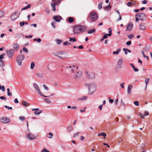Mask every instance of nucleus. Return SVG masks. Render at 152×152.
Listing matches in <instances>:
<instances>
[{
	"label": "nucleus",
	"mask_w": 152,
	"mask_h": 152,
	"mask_svg": "<svg viewBox=\"0 0 152 152\" xmlns=\"http://www.w3.org/2000/svg\"><path fill=\"white\" fill-rule=\"evenodd\" d=\"M75 68V67L74 66H72V67L71 66H69L68 68L69 70L71 72V73H73L74 72V68Z\"/></svg>",
	"instance_id": "obj_21"
},
{
	"label": "nucleus",
	"mask_w": 152,
	"mask_h": 152,
	"mask_svg": "<svg viewBox=\"0 0 152 152\" xmlns=\"http://www.w3.org/2000/svg\"><path fill=\"white\" fill-rule=\"evenodd\" d=\"M149 80V78H147V79H146L145 80V83L146 84V87H147V85L148 84V83Z\"/></svg>",
	"instance_id": "obj_39"
},
{
	"label": "nucleus",
	"mask_w": 152,
	"mask_h": 152,
	"mask_svg": "<svg viewBox=\"0 0 152 152\" xmlns=\"http://www.w3.org/2000/svg\"><path fill=\"white\" fill-rule=\"evenodd\" d=\"M95 31V30L94 28H93L91 30H88V34H91Z\"/></svg>",
	"instance_id": "obj_28"
},
{
	"label": "nucleus",
	"mask_w": 152,
	"mask_h": 152,
	"mask_svg": "<svg viewBox=\"0 0 152 152\" xmlns=\"http://www.w3.org/2000/svg\"><path fill=\"white\" fill-rule=\"evenodd\" d=\"M130 65L132 66V68H133L134 70L136 72H137L139 70L137 68H136L132 64H130Z\"/></svg>",
	"instance_id": "obj_22"
},
{
	"label": "nucleus",
	"mask_w": 152,
	"mask_h": 152,
	"mask_svg": "<svg viewBox=\"0 0 152 152\" xmlns=\"http://www.w3.org/2000/svg\"><path fill=\"white\" fill-rule=\"evenodd\" d=\"M4 66V62L2 60H0V66L3 67Z\"/></svg>",
	"instance_id": "obj_33"
},
{
	"label": "nucleus",
	"mask_w": 152,
	"mask_h": 152,
	"mask_svg": "<svg viewBox=\"0 0 152 152\" xmlns=\"http://www.w3.org/2000/svg\"><path fill=\"white\" fill-rule=\"evenodd\" d=\"M136 19L135 21L137 22H138L139 20V18L138 17L136 16V15H135Z\"/></svg>",
	"instance_id": "obj_57"
},
{
	"label": "nucleus",
	"mask_w": 152,
	"mask_h": 152,
	"mask_svg": "<svg viewBox=\"0 0 152 152\" xmlns=\"http://www.w3.org/2000/svg\"><path fill=\"white\" fill-rule=\"evenodd\" d=\"M10 120L7 117H2L0 118V122L3 124H7L10 122Z\"/></svg>",
	"instance_id": "obj_8"
},
{
	"label": "nucleus",
	"mask_w": 152,
	"mask_h": 152,
	"mask_svg": "<svg viewBox=\"0 0 152 152\" xmlns=\"http://www.w3.org/2000/svg\"><path fill=\"white\" fill-rule=\"evenodd\" d=\"M141 53L143 54V57L144 58H146L148 60L149 59L148 57L145 55L144 53V52L143 51H142Z\"/></svg>",
	"instance_id": "obj_36"
},
{
	"label": "nucleus",
	"mask_w": 152,
	"mask_h": 152,
	"mask_svg": "<svg viewBox=\"0 0 152 152\" xmlns=\"http://www.w3.org/2000/svg\"><path fill=\"white\" fill-rule=\"evenodd\" d=\"M131 44V42L129 41L126 42V45H130Z\"/></svg>",
	"instance_id": "obj_52"
},
{
	"label": "nucleus",
	"mask_w": 152,
	"mask_h": 152,
	"mask_svg": "<svg viewBox=\"0 0 152 152\" xmlns=\"http://www.w3.org/2000/svg\"><path fill=\"white\" fill-rule=\"evenodd\" d=\"M13 47L15 50H17L19 48V46L18 44L16 43L14 44Z\"/></svg>",
	"instance_id": "obj_20"
},
{
	"label": "nucleus",
	"mask_w": 152,
	"mask_h": 152,
	"mask_svg": "<svg viewBox=\"0 0 152 152\" xmlns=\"http://www.w3.org/2000/svg\"><path fill=\"white\" fill-rule=\"evenodd\" d=\"M26 137L27 138L31 140L34 139L36 138L35 135L31 133L27 134Z\"/></svg>",
	"instance_id": "obj_10"
},
{
	"label": "nucleus",
	"mask_w": 152,
	"mask_h": 152,
	"mask_svg": "<svg viewBox=\"0 0 152 152\" xmlns=\"http://www.w3.org/2000/svg\"><path fill=\"white\" fill-rule=\"evenodd\" d=\"M132 86L129 85L127 87V93L128 94H130L131 93V89L132 88Z\"/></svg>",
	"instance_id": "obj_18"
},
{
	"label": "nucleus",
	"mask_w": 152,
	"mask_h": 152,
	"mask_svg": "<svg viewBox=\"0 0 152 152\" xmlns=\"http://www.w3.org/2000/svg\"><path fill=\"white\" fill-rule=\"evenodd\" d=\"M23 50L24 52H25L26 53H28V50L26 47H23Z\"/></svg>",
	"instance_id": "obj_42"
},
{
	"label": "nucleus",
	"mask_w": 152,
	"mask_h": 152,
	"mask_svg": "<svg viewBox=\"0 0 152 152\" xmlns=\"http://www.w3.org/2000/svg\"><path fill=\"white\" fill-rule=\"evenodd\" d=\"M74 18L72 17H70L68 18V21L70 23H72L74 21Z\"/></svg>",
	"instance_id": "obj_27"
},
{
	"label": "nucleus",
	"mask_w": 152,
	"mask_h": 152,
	"mask_svg": "<svg viewBox=\"0 0 152 152\" xmlns=\"http://www.w3.org/2000/svg\"><path fill=\"white\" fill-rule=\"evenodd\" d=\"M17 58V59L16 60V61L18 65L20 66L22 65V61L24 58V56L23 54H21L18 55Z\"/></svg>",
	"instance_id": "obj_6"
},
{
	"label": "nucleus",
	"mask_w": 152,
	"mask_h": 152,
	"mask_svg": "<svg viewBox=\"0 0 152 152\" xmlns=\"http://www.w3.org/2000/svg\"><path fill=\"white\" fill-rule=\"evenodd\" d=\"M134 104L136 106H139V102L138 101H136L134 102Z\"/></svg>",
	"instance_id": "obj_48"
},
{
	"label": "nucleus",
	"mask_w": 152,
	"mask_h": 152,
	"mask_svg": "<svg viewBox=\"0 0 152 152\" xmlns=\"http://www.w3.org/2000/svg\"><path fill=\"white\" fill-rule=\"evenodd\" d=\"M98 16L97 13L95 12H90L88 17L90 20L92 22H94L97 19Z\"/></svg>",
	"instance_id": "obj_3"
},
{
	"label": "nucleus",
	"mask_w": 152,
	"mask_h": 152,
	"mask_svg": "<svg viewBox=\"0 0 152 152\" xmlns=\"http://www.w3.org/2000/svg\"><path fill=\"white\" fill-rule=\"evenodd\" d=\"M64 52L63 51H59L54 53V55L58 57L59 59H63L66 58L65 57L62 56V55L64 54Z\"/></svg>",
	"instance_id": "obj_5"
},
{
	"label": "nucleus",
	"mask_w": 152,
	"mask_h": 152,
	"mask_svg": "<svg viewBox=\"0 0 152 152\" xmlns=\"http://www.w3.org/2000/svg\"><path fill=\"white\" fill-rule=\"evenodd\" d=\"M33 40L34 41H37V42L38 43H40L41 41V39L39 38L38 39H34Z\"/></svg>",
	"instance_id": "obj_34"
},
{
	"label": "nucleus",
	"mask_w": 152,
	"mask_h": 152,
	"mask_svg": "<svg viewBox=\"0 0 152 152\" xmlns=\"http://www.w3.org/2000/svg\"><path fill=\"white\" fill-rule=\"evenodd\" d=\"M139 27H140V29L141 30H144L145 29V28H146V27H145V24L143 23H141L140 26H139Z\"/></svg>",
	"instance_id": "obj_19"
},
{
	"label": "nucleus",
	"mask_w": 152,
	"mask_h": 152,
	"mask_svg": "<svg viewBox=\"0 0 152 152\" xmlns=\"http://www.w3.org/2000/svg\"><path fill=\"white\" fill-rule=\"evenodd\" d=\"M19 24L20 26L22 27L25 24V22H20L19 23Z\"/></svg>",
	"instance_id": "obj_44"
},
{
	"label": "nucleus",
	"mask_w": 152,
	"mask_h": 152,
	"mask_svg": "<svg viewBox=\"0 0 152 152\" xmlns=\"http://www.w3.org/2000/svg\"><path fill=\"white\" fill-rule=\"evenodd\" d=\"M86 28L80 25H76L73 26V31L75 34H80L86 30Z\"/></svg>",
	"instance_id": "obj_1"
},
{
	"label": "nucleus",
	"mask_w": 152,
	"mask_h": 152,
	"mask_svg": "<svg viewBox=\"0 0 152 152\" xmlns=\"http://www.w3.org/2000/svg\"><path fill=\"white\" fill-rule=\"evenodd\" d=\"M110 3H109V5H107V7H105L104 8V9H108L109 8H110Z\"/></svg>",
	"instance_id": "obj_58"
},
{
	"label": "nucleus",
	"mask_w": 152,
	"mask_h": 152,
	"mask_svg": "<svg viewBox=\"0 0 152 152\" xmlns=\"http://www.w3.org/2000/svg\"><path fill=\"white\" fill-rule=\"evenodd\" d=\"M133 25V23L132 22H130L127 25L126 30L129 31L131 30L132 29Z\"/></svg>",
	"instance_id": "obj_15"
},
{
	"label": "nucleus",
	"mask_w": 152,
	"mask_h": 152,
	"mask_svg": "<svg viewBox=\"0 0 152 152\" xmlns=\"http://www.w3.org/2000/svg\"><path fill=\"white\" fill-rule=\"evenodd\" d=\"M48 134L50 135V136H51V137H48L49 138H51L52 137V136H53V134L51 133V132H50L49 133V134Z\"/></svg>",
	"instance_id": "obj_60"
},
{
	"label": "nucleus",
	"mask_w": 152,
	"mask_h": 152,
	"mask_svg": "<svg viewBox=\"0 0 152 152\" xmlns=\"http://www.w3.org/2000/svg\"><path fill=\"white\" fill-rule=\"evenodd\" d=\"M45 102H47V103H51V102L50 100L47 99H45Z\"/></svg>",
	"instance_id": "obj_50"
},
{
	"label": "nucleus",
	"mask_w": 152,
	"mask_h": 152,
	"mask_svg": "<svg viewBox=\"0 0 152 152\" xmlns=\"http://www.w3.org/2000/svg\"><path fill=\"white\" fill-rule=\"evenodd\" d=\"M69 41L70 42H75L76 41V39L75 37L74 38H71L70 37H69Z\"/></svg>",
	"instance_id": "obj_25"
},
{
	"label": "nucleus",
	"mask_w": 152,
	"mask_h": 152,
	"mask_svg": "<svg viewBox=\"0 0 152 152\" xmlns=\"http://www.w3.org/2000/svg\"><path fill=\"white\" fill-rule=\"evenodd\" d=\"M132 3L130 2H128L127 3V5L128 7H130L132 5Z\"/></svg>",
	"instance_id": "obj_64"
},
{
	"label": "nucleus",
	"mask_w": 152,
	"mask_h": 152,
	"mask_svg": "<svg viewBox=\"0 0 152 152\" xmlns=\"http://www.w3.org/2000/svg\"><path fill=\"white\" fill-rule=\"evenodd\" d=\"M33 86L35 89L38 92L39 94L41 95L42 93L37 83H35L33 84Z\"/></svg>",
	"instance_id": "obj_12"
},
{
	"label": "nucleus",
	"mask_w": 152,
	"mask_h": 152,
	"mask_svg": "<svg viewBox=\"0 0 152 152\" xmlns=\"http://www.w3.org/2000/svg\"><path fill=\"white\" fill-rule=\"evenodd\" d=\"M124 83H123L120 84V86L122 88H124Z\"/></svg>",
	"instance_id": "obj_62"
},
{
	"label": "nucleus",
	"mask_w": 152,
	"mask_h": 152,
	"mask_svg": "<svg viewBox=\"0 0 152 152\" xmlns=\"http://www.w3.org/2000/svg\"><path fill=\"white\" fill-rule=\"evenodd\" d=\"M85 75L89 79H93L95 77V74L94 72L88 71H86L85 72Z\"/></svg>",
	"instance_id": "obj_4"
},
{
	"label": "nucleus",
	"mask_w": 152,
	"mask_h": 152,
	"mask_svg": "<svg viewBox=\"0 0 152 152\" xmlns=\"http://www.w3.org/2000/svg\"><path fill=\"white\" fill-rule=\"evenodd\" d=\"M19 14H20V12L18 11L16 12L12 13L10 17L13 20H16L18 17Z\"/></svg>",
	"instance_id": "obj_9"
},
{
	"label": "nucleus",
	"mask_w": 152,
	"mask_h": 152,
	"mask_svg": "<svg viewBox=\"0 0 152 152\" xmlns=\"http://www.w3.org/2000/svg\"><path fill=\"white\" fill-rule=\"evenodd\" d=\"M82 72L81 71L76 72L74 78L75 79H77L80 78L82 76Z\"/></svg>",
	"instance_id": "obj_13"
},
{
	"label": "nucleus",
	"mask_w": 152,
	"mask_h": 152,
	"mask_svg": "<svg viewBox=\"0 0 152 152\" xmlns=\"http://www.w3.org/2000/svg\"><path fill=\"white\" fill-rule=\"evenodd\" d=\"M14 50L12 49L7 51V55L9 58H12V56L14 55Z\"/></svg>",
	"instance_id": "obj_11"
},
{
	"label": "nucleus",
	"mask_w": 152,
	"mask_h": 152,
	"mask_svg": "<svg viewBox=\"0 0 152 152\" xmlns=\"http://www.w3.org/2000/svg\"><path fill=\"white\" fill-rule=\"evenodd\" d=\"M63 44L65 45H68V44L69 45H70V43H69L68 42V41H66V42H63Z\"/></svg>",
	"instance_id": "obj_51"
},
{
	"label": "nucleus",
	"mask_w": 152,
	"mask_h": 152,
	"mask_svg": "<svg viewBox=\"0 0 152 152\" xmlns=\"http://www.w3.org/2000/svg\"><path fill=\"white\" fill-rule=\"evenodd\" d=\"M31 4H28V6H27L25 7L24 8L22 9V10H26L28 8H29L31 7Z\"/></svg>",
	"instance_id": "obj_29"
},
{
	"label": "nucleus",
	"mask_w": 152,
	"mask_h": 152,
	"mask_svg": "<svg viewBox=\"0 0 152 152\" xmlns=\"http://www.w3.org/2000/svg\"><path fill=\"white\" fill-rule=\"evenodd\" d=\"M88 98L87 96H81L77 98L78 100H86Z\"/></svg>",
	"instance_id": "obj_17"
},
{
	"label": "nucleus",
	"mask_w": 152,
	"mask_h": 152,
	"mask_svg": "<svg viewBox=\"0 0 152 152\" xmlns=\"http://www.w3.org/2000/svg\"><path fill=\"white\" fill-rule=\"evenodd\" d=\"M0 90H2V91H4L5 90V88L4 86H1L0 85Z\"/></svg>",
	"instance_id": "obj_38"
},
{
	"label": "nucleus",
	"mask_w": 152,
	"mask_h": 152,
	"mask_svg": "<svg viewBox=\"0 0 152 152\" xmlns=\"http://www.w3.org/2000/svg\"><path fill=\"white\" fill-rule=\"evenodd\" d=\"M86 85L88 88L90 94H92L96 90V86L95 83H86Z\"/></svg>",
	"instance_id": "obj_2"
},
{
	"label": "nucleus",
	"mask_w": 152,
	"mask_h": 152,
	"mask_svg": "<svg viewBox=\"0 0 152 152\" xmlns=\"http://www.w3.org/2000/svg\"><path fill=\"white\" fill-rule=\"evenodd\" d=\"M41 152H49V151L47 150L45 148H44L43 150L41 151Z\"/></svg>",
	"instance_id": "obj_53"
},
{
	"label": "nucleus",
	"mask_w": 152,
	"mask_h": 152,
	"mask_svg": "<svg viewBox=\"0 0 152 152\" xmlns=\"http://www.w3.org/2000/svg\"><path fill=\"white\" fill-rule=\"evenodd\" d=\"M5 55V54H3L0 55V60H2L4 58V56Z\"/></svg>",
	"instance_id": "obj_41"
},
{
	"label": "nucleus",
	"mask_w": 152,
	"mask_h": 152,
	"mask_svg": "<svg viewBox=\"0 0 152 152\" xmlns=\"http://www.w3.org/2000/svg\"><path fill=\"white\" fill-rule=\"evenodd\" d=\"M123 63V60L122 59H119L117 63V66H118V69H119L120 70L121 67Z\"/></svg>",
	"instance_id": "obj_14"
},
{
	"label": "nucleus",
	"mask_w": 152,
	"mask_h": 152,
	"mask_svg": "<svg viewBox=\"0 0 152 152\" xmlns=\"http://www.w3.org/2000/svg\"><path fill=\"white\" fill-rule=\"evenodd\" d=\"M111 31H112V30H111L109 31V34H107V35H108V36H110L111 35H112V34L111 33Z\"/></svg>",
	"instance_id": "obj_59"
},
{
	"label": "nucleus",
	"mask_w": 152,
	"mask_h": 152,
	"mask_svg": "<svg viewBox=\"0 0 152 152\" xmlns=\"http://www.w3.org/2000/svg\"><path fill=\"white\" fill-rule=\"evenodd\" d=\"M19 118L21 121H23L25 119V118L24 117H20Z\"/></svg>",
	"instance_id": "obj_61"
},
{
	"label": "nucleus",
	"mask_w": 152,
	"mask_h": 152,
	"mask_svg": "<svg viewBox=\"0 0 152 152\" xmlns=\"http://www.w3.org/2000/svg\"><path fill=\"white\" fill-rule=\"evenodd\" d=\"M136 16L138 17L140 20L142 21L145 20L146 17L145 15L143 13H138L136 14Z\"/></svg>",
	"instance_id": "obj_7"
},
{
	"label": "nucleus",
	"mask_w": 152,
	"mask_h": 152,
	"mask_svg": "<svg viewBox=\"0 0 152 152\" xmlns=\"http://www.w3.org/2000/svg\"><path fill=\"white\" fill-rule=\"evenodd\" d=\"M98 136H102L104 137H105L106 136V134L104 132H102L100 133H99L98 134Z\"/></svg>",
	"instance_id": "obj_26"
},
{
	"label": "nucleus",
	"mask_w": 152,
	"mask_h": 152,
	"mask_svg": "<svg viewBox=\"0 0 152 152\" xmlns=\"http://www.w3.org/2000/svg\"><path fill=\"white\" fill-rule=\"evenodd\" d=\"M35 66V63L34 62H32L31 65V66L30 68L31 69H33Z\"/></svg>",
	"instance_id": "obj_37"
},
{
	"label": "nucleus",
	"mask_w": 152,
	"mask_h": 152,
	"mask_svg": "<svg viewBox=\"0 0 152 152\" xmlns=\"http://www.w3.org/2000/svg\"><path fill=\"white\" fill-rule=\"evenodd\" d=\"M4 107L6 108H7L8 109L12 110V107H9L7 105H5L4 106Z\"/></svg>",
	"instance_id": "obj_54"
},
{
	"label": "nucleus",
	"mask_w": 152,
	"mask_h": 152,
	"mask_svg": "<svg viewBox=\"0 0 152 152\" xmlns=\"http://www.w3.org/2000/svg\"><path fill=\"white\" fill-rule=\"evenodd\" d=\"M139 115L140 116L142 119H143L144 118V114L143 115L142 113H139Z\"/></svg>",
	"instance_id": "obj_45"
},
{
	"label": "nucleus",
	"mask_w": 152,
	"mask_h": 152,
	"mask_svg": "<svg viewBox=\"0 0 152 152\" xmlns=\"http://www.w3.org/2000/svg\"><path fill=\"white\" fill-rule=\"evenodd\" d=\"M143 114L144 116H147L149 115V113L145 111Z\"/></svg>",
	"instance_id": "obj_55"
},
{
	"label": "nucleus",
	"mask_w": 152,
	"mask_h": 152,
	"mask_svg": "<svg viewBox=\"0 0 152 152\" xmlns=\"http://www.w3.org/2000/svg\"><path fill=\"white\" fill-rule=\"evenodd\" d=\"M127 37L129 39H131L134 37V34H130L129 35H128L127 36Z\"/></svg>",
	"instance_id": "obj_43"
},
{
	"label": "nucleus",
	"mask_w": 152,
	"mask_h": 152,
	"mask_svg": "<svg viewBox=\"0 0 152 152\" xmlns=\"http://www.w3.org/2000/svg\"><path fill=\"white\" fill-rule=\"evenodd\" d=\"M22 103L23 105L24 106L26 107L28 106V103L24 101H22Z\"/></svg>",
	"instance_id": "obj_31"
},
{
	"label": "nucleus",
	"mask_w": 152,
	"mask_h": 152,
	"mask_svg": "<svg viewBox=\"0 0 152 152\" xmlns=\"http://www.w3.org/2000/svg\"><path fill=\"white\" fill-rule=\"evenodd\" d=\"M37 75L39 77H43V74L41 73H36Z\"/></svg>",
	"instance_id": "obj_35"
},
{
	"label": "nucleus",
	"mask_w": 152,
	"mask_h": 152,
	"mask_svg": "<svg viewBox=\"0 0 152 152\" xmlns=\"http://www.w3.org/2000/svg\"><path fill=\"white\" fill-rule=\"evenodd\" d=\"M102 7V5L101 4H99L98 5V9L99 10L101 9Z\"/></svg>",
	"instance_id": "obj_56"
},
{
	"label": "nucleus",
	"mask_w": 152,
	"mask_h": 152,
	"mask_svg": "<svg viewBox=\"0 0 152 152\" xmlns=\"http://www.w3.org/2000/svg\"><path fill=\"white\" fill-rule=\"evenodd\" d=\"M53 3L56 5H58L60 3V0H53Z\"/></svg>",
	"instance_id": "obj_23"
},
{
	"label": "nucleus",
	"mask_w": 152,
	"mask_h": 152,
	"mask_svg": "<svg viewBox=\"0 0 152 152\" xmlns=\"http://www.w3.org/2000/svg\"><path fill=\"white\" fill-rule=\"evenodd\" d=\"M80 134L79 132H77L75 134L73 135L74 137H75L77 136L79 134Z\"/></svg>",
	"instance_id": "obj_49"
},
{
	"label": "nucleus",
	"mask_w": 152,
	"mask_h": 152,
	"mask_svg": "<svg viewBox=\"0 0 152 152\" xmlns=\"http://www.w3.org/2000/svg\"><path fill=\"white\" fill-rule=\"evenodd\" d=\"M42 112V111L41 110H39L37 111H36L34 112V113L36 115H39Z\"/></svg>",
	"instance_id": "obj_24"
},
{
	"label": "nucleus",
	"mask_w": 152,
	"mask_h": 152,
	"mask_svg": "<svg viewBox=\"0 0 152 152\" xmlns=\"http://www.w3.org/2000/svg\"><path fill=\"white\" fill-rule=\"evenodd\" d=\"M121 51V49H118L117 51L115 52V51H114L113 52V54H118L119 53V52L120 51Z\"/></svg>",
	"instance_id": "obj_30"
},
{
	"label": "nucleus",
	"mask_w": 152,
	"mask_h": 152,
	"mask_svg": "<svg viewBox=\"0 0 152 152\" xmlns=\"http://www.w3.org/2000/svg\"><path fill=\"white\" fill-rule=\"evenodd\" d=\"M72 129V128L71 127H69L68 128V130H69V131L70 132H71Z\"/></svg>",
	"instance_id": "obj_63"
},
{
	"label": "nucleus",
	"mask_w": 152,
	"mask_h": 152,
	"mask_svg": "<svg viewBox=\"0 0 152 152\" xmlns=\"http://www.w3.org/2000/svg\"><path fill=\"white\" fill-rule=\"evenodd\" d=\"M43 88H44L47 91H48V88L47 86H46L45 85H43Z\"/></svg>",
	"instance_id": "obj_47"
},
{
	"label": "nucleus",
	"mask_w": 152,
	"mask_h": 152,
	"mask_svg": "<svg viewBox=\"0 0 152 152\" xmlns=\"http://www.w3.org/2000/svg\"><path fill=\"white\" fill-rule=\"evenodd\" d=\"M51 5L53 7V11H56L55 5H56L53 3H52L51 4Z\"/></svg>",
	"instance_id": "obj_32"
},
{
	"label": "nucleus",
	"mask_w": 152,
	"mask_h": 152,
	"mask_svg": "<svg viewBox=\"0 0 152 152\" xmlns=\"http://www.w3.org/2000/svg\"><path fill=\"white\" fill-rule=\"evenodd\" d=\"M53 19L57 22H59L61 19V17L60 16H56L53 17Z\"/></svg>",
	"instance_id": "obj_16"
},
{
	"label": "nucleus",
	"mask_w": 152,
	"mask_h": 152,
	"mask_svg": "<svg viewBox=\"0 0 152 152\" xmlns=\"http://www.w3.org/2000/svg\"><path fill=\"white\" fill-rule=\"evenodd\" d=\"M4 15V12L2 11H0V18L3 16Z\"/></svg>",
	"instance_id": "obj_40"
},
{
	"label": "nucleus",
	"mask_w": 152,
	"mask_h": 152,
	"mask_svg": "<svg viewBox=\"0 0 152 152\" xmlns=\"http://www.w3.org/2000/svg\"><path fill=\"white\" fill-rule=\"evenodd\" d=\"M56 42L57 44L59 45L61 43V40L59 39H57L56 40Z\"/></svg>",
	"instance_id": "obj_46"
}]
</instances>
